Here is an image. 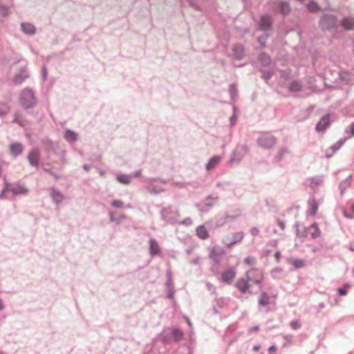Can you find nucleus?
Segmentation results:
<instances>
[{
    "mask_svg": "<svg viewBox=\"0 0 354 354\" xmlns=\"http://www.w3.org/2000/svg\"><path fill=\"white\" fill-rule=\"evenodd\" d=\"M252 276L254 278V279H260V276L259 274L257 273H254V274H252Z\"/></svg>",
    "mask_w": 354,
    "mask_h": 354,
    "instance_id": "nucleus-49",
    "label": "nucleus"
},
{
    "mask_svg": "<svg viewBox=\"0 0 354 354\" xmlns=\"http://www.w3.org/2000/svg\"><path fill=\"white\" fill-rule=\"evenodd\" d=\"M310 227L315 229L314 232H312L311 236L313 239H316L319 236L320 232L317 228V225L315 223H313L312 225H310Z\"/></svg>",
    "mask_w": 354,
    "mask_h": 354,
    "instance_id": "nucleus-30",
    "label": "nucleus"
},
{
    "mask_svg": "<svg viewBox=\"0 0 354 354\" xmlns=\"http://www.w3.org/2000/svg\"><path fill=\"white\" fill-rule=\"evenodd\" d=\"M290 326L293 328L294 330H297L300 328L301 324L297 320H293L290 322Z\"/></svg>",
    "mask_w": 354,
    "mask_h": 354,
    "instance_id": "nucleus-34",
    "label": "nucleus"
},
{
    "mask_svg": "<svg viewBox=\"0 0 354 354\" xmlns=\"http://www.w3.org/2000/svg\"><path fill=\"white\" fill-rule=\"evenodd\" d=\"M318 185V183H313V182H311V183H310V186H311L312 187H314V185Z\"/></svg>",
    "mask_w": 354,
    "mask_h": 354,
    "instance_id": "nucleus-55",
    "label": "nucleus"
},
{
    "mask_svg": "<svg viewBox=\"0 0 354 354\" xmlns=\"http://www.w3.org/2000/svg\"><path fill=\"white\" fill-rule=\"evenodd\" d=\"M341 24L345 30H352L354 28V19L346 17L342 20Z\"/></svg>",
    "mask_w": 354,
    "mask_h": 354,
    "instance_id": "nucleus-11",
    "label": "nucleus"
},
{
    "mask_svg": "<svg viewBox=\"0 0 354 354\" xmlns=\"http://www.w3.org/2000/svg\"><path fill=\"white\" fill-rule=\"evenodd\" d=\"M10 107L6 104H0V115H6L8 113Z\"/></svg>",
    "mask_w": 354,
    "mask_h": 354,
    "instance_id": "nucleus-28",
    "label": "nucleus"
},
{
    "mask_svg": "<svg viewBox=\"0 0 354 354\" xmlns=\"http://www.w3.org/2000/svg\"><path fill=\"white\" fill-rule=\"evenodd\" d=\"M235 272L232 270H227L223 272L221 274L222 281L226 283H230L232 280L235 277Z\"/></svg>",
    "mask_w": 354,
    "mask_h": 354,
    "instance_id": "nucleus-10",
    "label": "nucleus"
},
{
    "mask_svg": "<svg viewBox=\"0 0 354 354\" xmlns=\"http://www.w3.org/2000/svg\"><path fill=\"white\" fill-rule=\"evenodd\" d=\"M3 308V305L1 302V301H0V310H2Z\"/></svg>",
    "mask_w": 354,
    "mask_h": 354,
    "instance_id": "nucleus-54",
    "label": "nucleus"
},
{
    "mask_svg": "<svg viewBox=\"0 0 354 354\" xmlns=\"http://www.w3.org/2000/svg\"><path fill=\"white\" fill-rule=\"evenodd\" d=\"M295 227L296 229L297 234L298 236L304 238L306 236L307 230L306 227L303 225L302 223H297V224L295 225Z\"/></svg>",
    "mask_w": 354,
    "mask_h": 354,
    "instance_id": "nucleus-13",
    "label": "nucleus"
},
{
    "mask_svg": "<svg viewBox=\"0 0 354 354\" xmlns=\"http://www.w3.org/2000/svg\"><path fill=\"white\" fill-rule=\"evenodd\" d=\"M51 197L56 203H61L64 199L63 195L60 192L55 190H53L51 192Z\"/></svg>",
    "mask_w": 354,
    "mask_h": 354,
    "instance_id": "nucleus-19",
    "label": "nucleus"
},
{
    "mask_svg": "<svg viewBox=\"0 0 354 354\" xmlns=\"http://www.w3.org/2000/svg\"><path fill=\"white\" fill-rule=\"evenodd\" d=\"M21 28L24 32L28 34H33L35 31V26L30 24H22Z\"/></svg>",
    "mask_w": 354,
    "mask_h": 354,
    "instance_id": "nucleus-18",
    "label": "nucleus"
},
{
    "mask_svg": "<svg viewBox=\"0 0 354 354\" xmlns=\"http://www.w3.org/2000/svg\"><path fill=\"white\" fill-rule=\"evenodd\" d=\"M330 124L329 115H326L321 118L316 125V130L318 131H324Z\"/></svg>",
    "mask_w": 354,
    "mask_h": 354,
    "instance_id": "nucleus-9",
    "label": "nucleus"
},
{
    "mask_svg": "<svg viewBox=\"0 0 354 354\" xmlns=\"http://www.w3.org/2000/svg\"><path fill=\"white\" fill-rule=\"evenodd\" d=\"M19 100L25 108L32 107L36 104V99L32 91L28 88L21 92Z\"/></svg>",
    "mask_w": 354,
    "mask_h": 354,
    "instance_id": "nucleus-2",
    "label": "nucleus"
},
{
    "mask_svg": "<svg viewBox=\"0 0 354 354\" xmlns=\"http://www.w3.org/2000/svg\"><path fill=\"white\" fill-rule=\"evenodd\" d=\"M185 319L187 321V322L189 324V326H192V323H191L190 320L189 319V318L187 317H185Z\"/></svg>",
    "mask_w": 354,
    "mask_h": 354,
    "instance_id": "nucleus-53",
    "label": "nucleus"
},
{
    "mask_svg": "<svg viewBox=\"0 0 354 354\" xmlns=\"http://www.w3.org/2000/svg\"><path fill=\"white\" fill-rule=\"evenodd\" d=\"M196 234L201 239H206L208 237V232L203 225L196 228Z\"/></svg>",
    "mask_w": 354,
    "mask_h": 354,
    "instance_id": "nucleus-15",
    "label": "nucleus"
},
{
    "mask_svg": "<svg viewBox=\"0 0 354 354\" xmlns=\"http://www.w3.org/2000/svg\"><path fill=\"white\" fill-rule=\"evenodd\" d=\"M349 249L352 251H354V242L350 244Z\"/></svg>",
    "mask_w": 354,
    "mask_h": 354,
    "instance_id": "nucleus-51",
    "label": "nucleus"
},
{
    "mask_svg": "<svg viewBox=\"0 0 354 354\" xmlns=\"http://www.w3.org/2000/svg\"><path fill=\"white\" fill-rule=\"evenodd\" d=\"M117 180L122 184L128 185L131 182V178L127 175H120L117 177Z\"/></svg>",
    "mask_w": 354,
    "mask_h": 354,
    "instance_id": "nucleus-23",
    "label": "nucleus"
},
{
    "mask_svg": "<svg viewBox=\"0 0 354 354\" xmlns=\"http://www.w3.org/2000/svg\"><path fill=\"white\" fill-rule=\"evenodd\" d=\"M183 224H187V223L183 222Z\"/></svg>",
    "mask_w": 354,
    "mask_h": 354,
    "instance_id": "nucleus-60",
    "label": "nucleus"
},
{
    "mask_svg": "<svg viewBox=\"0 0 354 354\" xmlns=\"http://www.w3.org/2000/svg\"><path fill=\"white\" fill-rule=\"evenodd\" d=\"M319 306L322 308V307H324V304H321L319 305Z\"/></svg>",
    "mask_w": 354,
    "mask_h": 354,
    "instance_id": "nucleus-58",
    "label": "nucleus"
},
{
    "mask_svg": "<svg viewBox=\"0 0 354 354\" xmlns=\"http://www.w3.org/2000/svg\"><path fill=\"white\" fill-rule=\"evenodd\" d=\"M276 349H277L276 346H274V345H272V346H271L269 348V351H270V352H275V351H276Z\"/></svg>",
    "mask_w": 354,
    "mask_h": 354,
    "instance_id": "nucleus-48",
    "label": "nucleus"
},
{
    "mask_svg": "<svg viewBox=\"0 0 354 354\" xmlns=\"http://www.w3.org/2000/svg\"><path fill=\"white\" fill-rule=\"evenodd\" d=\"M10 149L12 154H13L14 156H17L20 154L23 151V147L19 143H14L11 145Z\"/></svg>",
    "mask_w": 354,
    "mask_h": 354,
    "instance_id": "nucleus-16",
    "label": "nucleus"
},
{
    "mask_svg": "<svg viewBox=\"0 0 354 354\" xmlns=\"http://www.w3.org/2000/svg\"><path fill=\"white\" fill-rule=\"evenodd\" d=\"M344 142L342 141H339V142L336 143L335 145H334L333 147H332V149H333L334 151L338 150L341 146L343 145Z\"/></svg>",
    "mask_w": 354,
    "mask_h": 354,
    "instance_id": "nucleus-36",
    "label": "nucleus"
},
{
    "mask_svg": "<svg viewBox=\"0 0 354 354\" xmlns=\"http://www.w3.org/2000/svg\"><path fill=\"white\" fill-rule=\"evenodd\" d=\"M337 19L333 15H324L320 21V25L324 29H328L334 27L336 24Z\"/></svg>",
    "mask_w": 354,
    "mask_h": 354,
    "instance_id": "nucleus-5",
    "label": "nucleus"
},
{
    "mask_svg": "<svg viewBox=\"0 0 354 354\" xmlns=\"http://www.w3.org/2000/svg\"><path fill=\"white\" fill-rule=\"evenodd\" d=\"M307 8L310 12H317L320 10V7L313 1H311L308 3Z\"/></svg>",
    "mask_w": 354,
    "mask_h": 354,
    "instance_id": "nucleus-21",
    "label": "nucleus"
},
{
    "mask_svg": "<svg viewBox=\"0 0 354 354\" xmlns=\"http://www.w3.org/2000/svg\"><path fill=\"white\" fill-rule=\"evenodd\" d=\"M259 330V326H254V327L250 328L248 330V332H249V333H252V332L258 331Z\"/></svg>",
    "mask_w": 354,
    "mask_h": 354,
    "instance_id": "nucleus-44",
    "label": "nucleus"
},
{
    "mask_svg": "<svg viewBox=\"0 0 354 354\" xmlns=\"http://www.w3.org/2000/svg\"><path fill=\"white\" fill-rule=\"evenodd\" d=\"M349 185L350 181L348 179L340 184V189L342 190V193H343L345 191V189L349 186Z\"/></svg>",
    "mask_w": 354,
    "mask_h": 354,
    "instance_id": "nucleus-35",
    "label": "nucleus"
},
{
    "mask_svg": "<svg viewBox=\"0 0 354 354\" xmlns=\"http://www.w3.org/2000/svg\"><path fill=\"white\" fill-rule=\"evenodd\" d=\"M280 10L283 14L288 13L290 11V6L288 3L284 2L281 3L280 4Z\"/></svg>",
    "mask_w": 354,
    "mask_h": 354,
    "instance_id": "nucleus-29",
    "label": "nucleus"
},
{
    "mask_svg": "<svg viewBox=\"0 0 354 354\" xmlns=\"http://www.w3.org/2000/svg\"><path fill=\"white\" fill-rule=\"evenodd\" d=\"M160 251V246L158 242L153 239H151L149 240V253L152 257H154L159 254Z\"/></svg>",
    "mask_w": 354,
    "mask_h": 354,
    "instance_id": "nucleus-8",
    "label": "nucleus"
},
{
    "mask_svg": "<svg viewBox=\"0 0 354 354\" xmlns=\"http://www.w3.org/2000/svg\"><path fill=\"white\" fill-rule=\"evenodd\" d=\"M268 299H269V297H268V295L266 292H263L261 294V298L259 299V305L262 306H266L268 305V304H269Z\"/></svg>",
    "mask_w": 354,
    "mask_h": 354,
    "instance_id": "nucleus-22",
    "label": "nucleus"
},
{
    "mask_svg": "<svg viewBox=\"0 0 354 354\" xmlns=\"http://www.w3.org/2000/svg\"><path fill=\"white\" fill-rule=\"evenodd\" d=\"M271 19L268 16H263L261 19L260 28L263 30L268 28L271 24Z\"/></svg>",
    "mask_w": 354,
    "mask_h": 354,
    "instance_id": "nucleus-17",
    "label": "nucleus"
},
{
    "mask_svg": "<svg viewBox=\"0 0 354 354\" xmlns=\"http://www.w3.org/2000/svg\"><path fill=\"white\" fill-rule=\"evenodd\" d=\"M280 257H281V253L279 252H276L274 254V257L277 259V262L279 261Z\"/></svg>",
    "mask_w": 354,
    "mask_h": 354,
    "instance_id": "nucleus-46",
    "label": "nucleus"
},
{
    "mask_svg": "<svg viewBox=\"0 0 354 354\" xmlns=\"http://www.w3.org/2000/svg\"><path fill=\"white\" fill-rule=\"evenodd\" d=\"M350 133H351V136L353 137L354 136V122L352 123L350 127Z\"/></svg>",
    "mask_w": 354,
    "mask_h": 354,
    "instance_id": "nucleus-43",
    "label": "nucleus"
},
{
    "mask_svg": "<svg viewBox=\"0 0 354 354\" xmlns=\"http://www.w3.org/2000/svg\"><path fill=\"white\" fill-rule=\"evenodd\" d=\"M259 145L264 148H270L275 144V139L273 136L264 135L259 140Z\"/></svg>",
    "mask_w": 354,
    "mask_h": 354,
    "instance_id": "nucleus-6",
    "label": "nucleus"
},
{
    "mask_svg": "<svg viewBox=\"0 0 354 354\" xmlns=\"http://www.w3.org/2000/svg\"><path fill=\"white\" fill-rule=\"evenodd\" d=\"M243 237V232H239L234 234H232L231 236L227 235L223 237V243L227 245L231 246L237 242L242 240Z\"/></svg>",
    "mask_w": 354,
    "mask_h": 354,
    "instance_id": "nucleus-4",
    "label": "nucleus"
},
{
    "mask_svg": "<svg viewBox=\"0 0 354 354\" xmlns=\"http://www.w3.org/2000/svg\"><path fill=\"white\" fill-rule=\"evenodd\" d=\"M167 297L170 299H173L174 297L175 290L174 287L167 288Z\"/></svg>",
    "mask_w": 354,
    "mask_h": 354,
    "instance_id": "nucleus-32",
    "label": "nucleus"
},
{
    "mask_svg": "<svg viewBox=\"0 0 354 354\" xmlns=\"http://www.w3.org/2000/svg\"><path fill=\"white\" fill-rule=\"evenodd\" d=\"M259 232V230L257 227H253L250 230V233L252 236H257Z\"/></svg>",
    "mask_w": 354,
    "mask_h": 354,
    "instance_id": "nucleus-40",
    "label": "nucleus"
},
{
    "mask_svg": "<svg viewBox=\"0 0 354 354\" xmlns=\"http://www.w3.org/2000/svg\"><path fill=\"white\" fill-rule=\"evenodd\" d=\"M233 56L236 59H241L244 55V49L242 46H236L232 48Z\"/></svg>",
    "mask_w": 354,
    "mask_h": 354,
    "instance_id": "nucleus-12",
    "label": "nucleus"
},
{
    "mask_svg": "<svg viewBox=\"0 0 354 354\" xmlns=\"http://www.w3.org/2000/svg\"><path fill=\"white\" fill-rule=\"evenodd\" d=\"M244 261L245 263H247L248 265H251L254 263V258L248 257L246 259H245Z\"/></svg>",
    "mask_w": 354,
    "mask_h": 354,
    "instance_id": "nucleus-37",
    "label": "nucleus"
},
{
    "mask_svg": "<svg viewBox=\"0 0 354 354\" xmlns=\"http://www.w3.org/2000/svg\"><path fill=\"white\" fill-rule=\"evenodd\" d=\"M77 136L75 132L70 131V130H67L66 131L65 138L68 141H71V142L75 141L77 140Z\"/></svg>",
    "mask_w": 354,
    "mask_h": 354,
    "instance_id": "nucleus-20",
    "label": "nucleus"
},
{
    "mask_svg": "<svg viewBox=\"0 0 354 354\" xmlns=\"http://www.w3.org/2000/svg\"><path fill=\"white\" fill-rule=\"evenodd\" d=\"M172 335L176 341H178L182 339L183 333L178 328H174L172 331Z\"/></svg>",
    "mask_w": 354,
    "mask_h": 354,
    "instance_id": "nucleus-25",
    "label": "nucleus"
},
{
    "mask_svg": "<svg viewBox=\"0 0 354 354\" xmlns=\"http://www.w3.org/2000/svg\"><path fill=\"white\" fill-rule=\"evenodd\" d=\"M14 122H17L20 124L21 125H23L22 122L20 121L19 115V114H16L14 118Z\"/></svg>",
    "mask_w": 354,
    "mask_h": 354,
    "instance_id": "nucleus-42",
    "label": "nucleus"
},
{
    "mask_svg": "<svg viewBox=\"0 0 354 354\" xmlns=\"http://www.w3.org/2000/svg\"><path fill=\"white\" fill-rule=\"evenodd\" d=\"M301 88V86L300 83L298 82H292L290 86V91H295V92L300 91Z\"/></svg>",
    "mask_w": 354,
    "mask_h": 354,
    "instance_id": "nucleus-27",
    "label": "nucleus"
},
{
    "mask_svg": "<svg viewBox=\"0 0 354 354\" xmlns=\"http://www.w3.org/2000/svg\"><path fill=\"white\" fill-rule=\"evenodd\" d=\"M191 263H194V264H198L200 263V258L197 257V258L192 260Z\"/></svg>",
    "mask_w": 354,
    "mask_h": 354,
    "instance_id": "nucleus-47",
    "label": "nucleus"
},
{
    "mask_svg": "<svg viewBox=\"0 0 354 354\" xmlns=\"http://www.w3.org/2000/svg\"><path fill=\"white\" fill-rule=\"evenodd\" d=\"M282 272V270L279 268H277L272 270V274L274 277H275V274L278 273H281Z\"/></svg>",
    "mask_w": 354,
    "mask_h": 354,
    "instance_id": "nucleus-39",
    "label": "nucleus"
},
{
    "mask_svg": "<svg viewBox=\"0 0 354 354\" xmlns=\"http://www.w3.org/2000/svg\"><path fill=\"white\" fill-rule=\"evenodd\" d=\"M278 223L282 230H283L285 228V227H286L285 223Z\"/></svg>",
    "mask_w": 354,
    "mask_h": 354,
    "instance_id": "nucleus-50",
    "label": "nucleus"
},
{
    "mask_svg": "<svg viewBox=\"0 0 354 354\" xmlns=\"http://www.w3.org/2000/svg\"><path fill=\"white\" fill-rule=\"evenodd\" d=\"M241 150H242L244 153H245V152H246V150H245V148H242V149H241Z\"/></svg>",
    "mask_w": 354,
    "mask_h": 354,
    "instance_id": "nucleus-57",
    "label": "nucleus"
},
{
    "mask_svg": "<svg viewBox=\"0 0 354 354\" xmlns=\"http://www.w3.org/2000/svg\"><path fill=\"white\" fill-rule=\"evenodd\" d=\"M338 292L340 295H345L346 294V290L343 288H339L338 290Z\"/></svg>",
    "mask_w": 354,
    "mask_h": 354,
    "instance_id": "nucleus-45",
    "label": "nucleus"
},
{
    "mask_svg": "<svg viewBox=\"0 0 354 354\" xmlns=\"http://www.w3.org/2000/svg\"><path fill=\"white\" fill-rule=\"evenodd\" d=\"M24 75H21V76H19V75H17V76L15 77L14 81H15V82L16 84H20V83H21V82H23V81H24V80L28 77V75H27V74H26V71H24Z\"/></svg>",
    "mask_w": 354,
    "mask_h": 354,
    "instance_id": "nucleus-31",
    "label": "nucleus"
},
{
    "mask_svg": "<svg viewBox=\"0 0 354 354\" xmlns=\"http://www.w3.org/2000/svg\"><path fill=\"white\" fill-rule=\"evenodd\" d=\"M210 253L209 258L213 261L214 266H218L221 263L223 257L225 252L223 248L220 246H214L209 249Z\"/></svg>",
    "mask_w": 354,
    "mask_h": 354,
    "instance_id": "nucleus-3",
    "label": "nucleus"
},
{
    "mask_svg": "<svg viewBox=\"0 0 354 354\" xmlns=\"http://www.w3.org/2000/svg\"><path fill=\"white\" fill-rule=\"evenodd\" d=\"M28 160L32 166H37L39 160V153L37 149H32L28 155Z\"/></svg>",
    "mask_w": 354,
    "mask_h": 354,
    "instance_id": "nucleus-7",
    "label": "nucleus"
},
{
    "mask_svg": "<svg viewBox=\"0 0 354 354\" xmlns=\"http://www.w3.org/2000/svg\"><path fill=\"white\" fill-rule=\"evenodd\" d=\"M290 261L292 264V266L296 268H300L304 266V261L301 259H292L290 260Z\"/></svg>",
    "mask_w": 354,
    "mask_h": 354,
    "instance_id": "nucleus-26",
    "label": "nucleus"
},
{
    "mask_svg": "<svg viewBox=\"0 0 354 354\" xmlns=\"http://www.w3.org/2000/svg\"><path fill=\"white\" fill-rule=\"evenodd\" d=\"M310 214L311 215H315L317 212L318 209V205L317 202L315 200H312L310 202Z\"/></svg>",
    "mask_w": 354,
    "mask_h": 354,
    "instance_id": "nucleus-24",
    "label": "nucleus"
},
{
    "mask_svg": "<svg viewBox=\"0 0 354 354\" xmlns=\"http://www.w3.org/2000/svg\"><path fill=\"white\" fill-rule=\"evenodd\" d=\"M259 349H260V346H259V345H256V346H254V348H253V350H254V351H258Z\"/></svg>",
    "mask_w": 354,
    "mask_h": 354,
    "instance_id": "nucleus-52",
    "label": "nucleus"
},
{
    "mask_svg": "<svg viewBox=\"0 0 354 354\" xmlns=\"http://www.w3.org/2000/svg\"><path fill=\"white\" fill-rule=\"evenodd\" d=\"M112 205L116 207H121L122 206V202L120 201H113Z\"/></svg>",
    "mask_w": 354,
    "mask_h": 354,
    "instance_id": "nucleus-38",
    "label": "nucleus"
},
{
    "mask_svg": "<svg viewBox=\"0 0 354 354\" xmlns=\"http://www.w3.org/2000/svg\"><path fill=\"white\" fill-rule=\"evenodd\" d=\"M261 59H263L262 60V62H263V63H264L265 64H268V63H269V62H270V59H269V57H266V55H261Z\"/></svg>",
    "mask_w": 354,
    "mask_h": 354,
    "instance_id": "nucleus-41",
    "label": "nucleus"
},
{
    "mask_svg": "<svg viewBox=\"0 0 354 354\" xmlns=\"http://www.w3.org/2000/svg\"><path fill=\"white\" fill-rule=\"evenodd\" d=\"M352 208H353V212H354V206H353V207H352Z\"/></svg>",
    "mask_w": 354,
    "mask_h": 354,
    "instance_id": "nucleus-59",
    "label": "nucleus"
},
{
    "mask_svg": "<svg viewBox=\"0 0 354 354\" xmlns=\"http://www.w3.org/2000/svg\"><path fill=\"white\" fill-rule=\"evenodd\" d=\"M263 275L262 272L257 269L252 268L245 273V277L241 278L237 281L236 286L242 293L248 292L251 294L252 292L249 290L250 287V283L259 284L263 281Z\"/></svg>",
    "mask_w": 354,
    "mask_h": 354,
    "instance_id": "nucleus-1",
    "label": "nucleus"
},
{
    "mask_svg": "<svg viewBox=\"0 0 354 354\" xmlns=\"http://www.w3.org/2000/svg\"><path fill=\"white\" fill-rule=\"evenodd\" d=\"M221 161V157L215 156L212 157L206 165L207 170H211L214 169Z\"/></svg>",
    "mask_w": 354,
    "mask_h": 354,
    "instance_id": "nucleus-14",
    "label": "nucleus"
},
{
    "mask_svg": "<svg viewBox=\"0 0 354 354\" xmlns=\"http://www.w3.org/2000/svg\"><path fill=\"white\" fill-rule=\"evenodd\" d=\"M167 282H166L167 288L174 287L172 282H171V274L170 272H167Z\"/></svg>",
    "mask_w": 354,
    "mask_h": 354,
    "instance_id": "nucleus-33",
    "label": "nucleus"
},
{
    "mask_svg": "<svg viewBox=\"0 0 354 354\" xmlns=\"http://www.w3.org/2000/svg\"><path fill=\"white\" fill-rule=\"evenodd\" d=\"M318 185V183H313V182H311V183H310V186H311L312 187H314V185Z\"/></svg>",
    "mask_w": 354,
    "mask_h": 354,
    "instance_id": "nucleus-56",
    "label": "nucleus"
}]
</instances>
